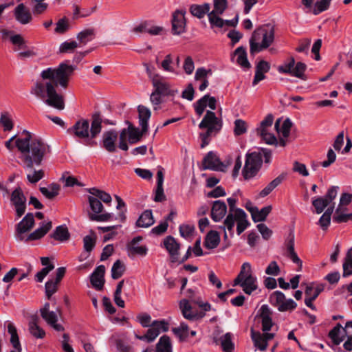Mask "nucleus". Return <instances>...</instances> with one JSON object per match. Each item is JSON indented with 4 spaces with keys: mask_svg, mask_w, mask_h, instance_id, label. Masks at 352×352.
I'll return each mask as SVG.
<instances>
[{
    "mask_svg": "<svg viewBox=\"0 0 352 352\" xmlns=\"http://www.w3.org/2000/svg\"><path fill=\"white\" fill-rule=\"evenodd\" d=\"M295 65V60L293 57H291L288 63H285L283 65H280L278 67V71L281 74H289L293 76L294 67Z\"/></svg>",
    "mask_w": 352,
    "mask_h": 352,
    "instance_id": "bf43d9fd",
    "label": "nucleus"
},
{
    "mask_svg": "<svg viewBox=\"0 0 352 352\" xmlns=\"http://www.w3.org/2000/svg\"><path fill=\"white\" fill-rule=\"evenodd\" d=\"M173 331L179 336L182 340H185L188 335V325L185 322H181L180 326L177 328H174Z\"/></svg>",
    "mask_w": 352,
    "mask_h": 352,
    "instance_id": "0e129e2a",
    "label": "nucleus"
},
{
    "mask_svg": "<svg viewBox=\"0 0 352 352\" xmlns=\"http://www.w3.org/2000/svg\"><path fill=\"white\" fill-rule=\"evenodd\" d=\"M338 186H331L324 197H315L312 200V205L317 214L322 213L326 207L330 205L338 195Z\"/></svg>",
    "mask_w": 352,
    "mask_h": 352,
    "instance_id": "1a4fd4ad",
    "label": "nucleus"
},
{
    "mask_svg": "<svg viewBox=\"0 0 352 352\" xmlns=\"http://www.w3.org/2000/svg\"><path fill=\"white\" fill-rule=\"evenodd\" d=\"M247 131L246 122L241 119H237L234 121V133L235 135H241Z\"/></svg>",
    "mask_w": 352,
    "mask_h": 352,
    "instance_id": "69168bd1",
    "label": "nucleus"
},
{
    "mask_svg": "<svg viewBox=\"0 0 352 352\" xmlns=\"http://www.w3.org/2000/svg\"><path fill=\"white\" fill-rule=\"evenodd\" d=\"M328 336L333 344L339 345L346 337H352V321H347L344 327L340 323L336 324L329 332Z\"/></svg>",
    "mask_w": 352,
    "mask_h": 352,
    "instance_id": "9d476101",
    "label": "nucleus"
},
{
    "mask_svg": "<svg viewBox=\"0 0 352 352\" xmlns=\"http://www.w3.org/2000/svg\"><path fill=\"white\" fill-rule=\"evenodd\" d=\"M241 287H243V290L246 294L250 295L257 289L256 278L252 274H248L241 283Z\"/></svg>",
    "mask_w": 352,
    "mask_h": 352,
    "instance_id": "c9c22d12",
    "label": "nucleus"
},
{
    "mask_svg": "<svg viewBox=\"0 0 352 352\" xmlns=\"http://www.w3.org/2000/svg\"><path fill=\"white\" fill-rule=\"evenodd\" d=\"M221 345L224 352H232L234 344L232 341V333H226L221 337Z\"/></svg>",
    "mask_w": 352,
    "mask_h": 352,
    "instance_id": "8fccbe9b",
    "label": "nucleus"
},
{
    "mask_svg": "<svg viewBox=\"0 0 352 352\" xmlns=\"http://www.w3.org/2000/svg\"><path fill=\"white\" fill-rule=\"evenodd\" d=\"M342 267V276L344 277H347L352 274V248H350L346 253Z\"/></svg>",
    "mask_w": 352,
    "mask_h": 352,
    "instance_id": "49530a36",
    "label": "nucleus"
},
{
    "mask_svg": "<svg viewBox=\"0 0 352 352\" xmlns=\"http://www.w3.org/2000/svg\"><path fill=\"white\" fill-rule=\"evenodd\" d=\"M155 223L151 210H146L139 217L136 221V226L140 228H148Z\"/></svg>",
    "mask_w": 352,
    "mask_h": 352,
    "instance_id": "2f4dec72",
    "label": "nucleus"
},
{
    "mask_svg": "<svg viewBox=\"0 0 352 352\" xmlns=\"http://www.w3.org/2000/svg\"><path fill=\"white\" fill-rule=\"evenodd\" d=\"M220 243V235L217 231L210 230L206 236L204 242V246L209 249L216 248Z\"/></svg>",
    "mask_w": 352,
    "mask_h": 352,
    "instance_id": "7c9ffc66",
    "label": "nucleus"
},
{
    "mask_svg": "<svg viewBox=\"0 0 352 352\" xmlns=\"http://www.w3.org/2000/svg\"><path fill=\"white\" fill-rule=\"evenodd\" d=\"M210 5L208 3H205L203 5L192 4L190 7V12L194 16L201 19L206 14L210 13Z\"/></svg>",
    "mask_w": 352,
    "mask_h": 352,
    "instance_id": "e433bc0d",
    "label": "nucleus"
},
{
    "mask_svg": "<svg viewBox=\"0 0 352 352\" xmlns=\"http://www.w3.org/2000/svg\"><path fill=\"white\" fill-rule=\"evenodd\" d=\"M88 192L96 198H98L100 201H103L105 204H109L111 202V197L110 195L102 190L96 188H91L88 189Z\"/></svg>",
    "mask_w": 352,
    "mask_h": 352,
    "instance_id": "09e8293b",
    "label": "nucleus"
},
{
    "mask_svg": "<svg viewBox=\"0 0 352 352\" xmlns=\"http://www.w3.org/2000/svg\"><path fill=\"white\" fill-rule=\"evenodd\" d=\"M58 285V283H56L54 279L49 280L45 283V294L48 299H50L51 296L56 292Z\"/></svg>",
    "mask_w": 352,
    "mask_h": 352,
    "instance_id": "052dcab7",
    "label": "nucleus"
},
{
    "mask_svg": "<svg viewBox=\"0 0 352 352\" xmlns=\"http://www.w3.org/2000/svg\"><path fill=\"white\" fill-rule=\"evenodd\" d=\"M118 138V133L115 129L104 131L102 137V147L109 153L116 151V141Z\"/></svg>",
    "mask_w": 352,
    "mask_h": 352,
    "instance_id": "dca6fc26",
    "label": "nucleus"
},
{
    "mask_svg": "<svg viewBox=\"0 0 352 352\" xmlns=\"http://www.w3.org/2000/svg\"><path fill=\"white\" fill-rule=\"evenodd\" d=\"M272 315V311L267 305H262L258 311L256 317L261 318L262 331L263 332L270 331L274 325Z\"/></svg>",
    "mask_w": 352,
    "mask_h": 352,
    "instance_id": "a211bd4d",
    "label": "nucleus"
},
{
    "mask_svg": "<svg viewBox=\"0 0 352 352\" xmlns=\"http://www.w3.org/2000/svg\"><path fill=\"white\" fill-rule=\"evenodd\" d=\"M219 15L220 14H217V13H208V21L212 28L217 27L221 28L225 25V19L221 18Z\"/></svg>",
    "mask_w": 352,
    "mask_h": 352,
    "instance_id": "864d4df0",
    "label": "nucleus"
},
{
    "mask_svg": "<svg viewBox=\"0 0 352 352\" xmlns=\"http://www.w3.org/2000/svg\"><path fill=\"white\" fill-rule=\"evenodd\" d=\"M280 126V120H278L275 122V129L278 133H281L284 138H287L289 136L290 130L292 126V122L289 119L287 118L285 120L282 124L281 128H279Z\"/></svg>",
    "mask_w": 352,
    "mask_h": 352,
    "instance_id": "a18cd8bd",
    "label": "nucleus"
},
{
    "mask_svg": "<svg viewBox=\"0 0 352 352\" xmlns=\"http://www.w3.org/2000/svg\"><path fill=\"white\" fill-rule=\"evenodd\" d=\"M331 0H318L315 3L313 14L318 15L329 8Z\"/></svg>",
    "mask_w": 352,
    "mask_h": 352,
    "instance_id": "5fc2aeb1",
    "label": "nucleus"
},
{
    "mask_svg": "<svg viewBox=\"0 0 352 352\" xmlns=\"http://www.w3.org/2000/svg\"><path fill=\"white\" fill-rule=\"evenodd\" d=\"M345 210H346V208H343L340 206H338V207L335 210V214L333 217V221L338 223L347 222L349 221L347 214L343 213V211Z\"/></svg>",
    "mask_w": 352,
    "mask_h": 352,
    "instance_id": "6e6d98bb",
    "label": "nucleus"
},
{
    "mask_svg": "<svg viewBox=\"0 0 352 352\" xmlns=\"http://www.w3.org/2000/svg\"><path fill=\"white\" fill-rule=\"evenodd\" d=\"M22 135L23 138L16 140V146L22 154L21 160L24 168L32 170L34 165H41L44 156L50 151V146L41 139L32 138V133L26 130L23 131Z\"/></svg>",
    "mask_w": 352,
    "mask_h": 352,
    "instance_id": "f03ea898",
    "label": "nucleus"
},
{
    "mask_svg": "<svg viewBox=\"0 0 352 352\" xmlns=\"http://www.w3.org/2000/svg\"><path fill=\"white\" fill-rule=\"evenodd\" d=\"M186 11L177 10L173 14L171 20L172 33L175 35H179L186 31Z\"/></svg>",
    "mask_w": 352,
    "mask_h": 352,
    "instance_id": "f8f14e48",
    "label": "nucleus"
},
{
    "mask_svg": "<svg viewBox=\"0 0 352 352\" xmlns=\"http://www.w3.org/2000/svg\"><path fill=\"white\" fill-rule=\"evenodd\" d=\"M74 69V66L62 63L56 69L50 67L43 70L41 76L43 80H49V81L45 84L36 82L32 87L30 93L50 107L58 110L64 109L63 96L57 93L56 87L60 85L63 88H67L69 77L72 75Z\"/></svg>",
    "mask_w": 352,
    "mask_h": 352,
    "instance_id": "f257e3e1",
    "label": "nucleus"
},
{
    "mask_svg": "<svg viewBox=\"0 0 352 352\" xmlns=\"http://www.w3.org/2000/svg\"><path fill=\"white\" fill-rule=\"evenodd\" d=\"M38 322V316L36 315L32 316L28 324L29 331L34 337L41 339L45 337V332L42 328L39 327Z\"/></svg>",
    "mask_w": 352,
    "mask_h": 352,
    "instance_id": "c85d7f7f",
    "label": "nucleus"
},
{
    "mask_svg": "<svg viewBox=\"0 0 352 352\" xmlns=\"http://www.w3.org/2000/svg\"><path fill=\"white\" fill-rule=\"evenodd\" d=\"M247 210L251 213L252 218L254 222L264 221L267 215L272 210V206H267L263 207L261 210H258V208H248Z\"/></svg>",
    "mask_w": 352,
    "mask_h": 352,
    "instance_id": "a878e982",
    "label": "nucleus"
},
{
    "mask_svg": "<svg viewBox=\"0 0 352 352\" xmlns=\"http://www.w3.org/2000/svg\"><path fill=\"white\" fill-rule=\"evenodd\" d=\"M222 120L218 118L212 111H207L199 124L201 129H206V131L201 133L199 138L201 140V148H204L210 142V138L214 133H218L222 128Z\"/></svg>",
    "mask_w": 352,
    "mask_h": 352,
    "instance_id": "20e7f679",
    "label": "nucleus"
},
{
    "mask_svg": "<svg viewBox=\"0 0 352 352\" xmlns=\"http://www.w3.org/2000/svg\"><path fill=\"white\" fill-rule=\"evenodd\" d=\"M274 117L272 114H268L265 119L260 123L259 126L256 128V133H263L268 130L272 125Z\"/></svg>",
    "mask_w": 352,
    "mask_h": 352,
    "instance_id": "13d9d810",
    "label": "nucleus"
},
{
    "mask_svg": "<svg viewBox=\"0 0 352 352\" xmlns=\"http://www.w3.org/2000/svg\"><path fill=\"white\" fill-rule=\"evenodd\" d=\"M307 69V65L302 63L298 62L294 67L293 76L300 79H304V72Z\"/></svg>",
    "mask_w": 352,
    "mask_h": 352,
    "instance_id": "338daca9",
    "label": "nucleus"
},
{
    "mask_svg": "<svg viewBox=\"0 0 352 352\" xmlns=\"http://www.w3.org/2000/svg\"><path fill=\"white\" fill-rule=\"evenodd\" d=\"M237 221L236 216L234 214L228 213L227 217H226L223 225L220 226L219 228L223 229L224 232V238L227 239V233L226 229H228L229 234L231 236L234 235V227L235 225V222Z\"/></svg>",
    "mask_w": 352,
    "mask_h": 352,
    "instance_id": "f704fd0d",
    "label": "nucleus"
},
{
    "mask_svg": "<svg viewBox=\"0 0 352 352\" xmlns=\"http://www.w3.org/2000/svg\"><path fill=\"white\" fill-rule=\"evenodd\" d=\"M168 330V324L164 320H154L150 329H148L146 336L148 342H153L162 331L166 332Z\"/></svg>",
    "mask_w": 352,
    "mask_h": 352,
    "instance_id": "6ab92c4d",
    "label": "nucleus"
},
{
    "mask_svg": "<svg viewBox=\"0 0 352 352\" xmlns=\"http://www.w3.org/2000/svg\"><path fill=\"white\" fill-rule=\"evenodd\" d=\"M142 240V236H138L134 237L129 243H127L126 250L129 257H133L135 255L144 256L147 254L148 248L146 246L138 245V243Z\"/></svg>",
    "mask_w": 352,
    "mask_h": 352,
    "instance_id": "f3484780",
    "label": "nucleus"
},
{
    "mask_svg": "<svg viewBox=\"0 0 352 352\" xmlns=\"http://www.w3.org/2000/svg\"><path fill=\"white\" fill-rule=\"evenodd\" d=\"M116 346L119 352H134L133 349L131 345L125 343L120 339L116 340Z\"/></svg>",
    "mask_w": 352,
    "mask_h": 352,
    "instance_id": "774afa93",
    "label": "nucleus"
},
{
    "mask_svg": "<svg viewBox=\"0 0 352 352\" xmlns=\"http://www.w3.org/2000/svg\"><path fill=\"white\" fill-rule=\"evenodd\" d=\"M262 38L261 47H268L274 39V28L270 24H267L256 29L250 38V41L257 42Z\"/></svg>",
    "mask_w": 352,
    "mask_h": 352,
    "instance_id": "0eeeda50",
    "label": "nucleus"
},
{
    "mask_svg": "<svg viewBox=\"0 0 352 352\" xmlns=\"http://www.w3.org/2000/svg\"><path fill=\"white\" fill-rule=\"evenodd\" d=\"M214 10L211 12L222 14L228 8V0H213Z\"/></svg>",
    "mask_w": 352,
    "mask_h": 352,
    "instance_id": "680f3d73",
    "label": "nucleus"
},
{
    "mask_svg": "<svg viewBox=\"0 0 352 352\" xmlns=\"http://www.w3.org/2000/svg\"><path fill=\"white\" fill-rule=\"evenodd\" d=\"M138 111L139 113L140 125L142 129V132L146 133L148 129V122L151 116V111L144 105H139L138 107Z\"/></svg>",
    "mask_w": 352,
    "mask_h": 352,
    "instance_id": "bb28decb",
    "label": "nucleus"
},
{
    "mask_svg": "<svg viewBox=\"0 0 352 352\" xmlns=\"http://www.w3.org/2000/svg\"><path fill=\"white\" fill-rule=\"evenodd\" d=\"M11 201L15 206L17 217H21L26 210V198L20 188L12 192Z\"/></svg>",
    "mask_w": 352,
    "mask_h": 352,
    "instance_id": "4468645a",
    "label": "nucleus"
},
{
    "mask_svg": "<svg viewBox=\"0 0 352 352\" xmlns=\"http://www.w3.org/2000/svg\"><path fill=\"white\" fill-rule=\"evenodd\" d=\"M163 246L169 254L170 262H177L181 246L180 243L173 236L169 235L164 238Z\"/></svg>",
    "mask_w": 352,
    "mask_h": 352,
    "instance_id": "ddd939ff",
    "label": "nucleus"
},
{
    "mask_svg": "<svg viewBox=\"0 0 352 352\" xmlns=\"http://www.w3.org/2000/svg\"><path fill=\"white\" fill-rule=\"evenodd\" d=\"M287 256L294 263L298 265L299 268L298 271L301 270L302 262L294 250V239L292 236L287 242Z\"/></svg>",
    "mask_w": 352,
    "mask_h": 352,
    "instance_id": "72a5a7b5",
    "label": "nucleus"
},
{
    "mask_svg": "<svg viewBox=\"0 0 352 352\" xmlns=\"http://www.w3.org/2000/svg\"><path fill=\"white\" fill-rule=\"evenodd\" d=\"M29 170L30 173L27 175V179L32 184L38 182L44 177V172L43 170H34L32 172V169Z\"/></svg>",
    "mask_w": 352,
    "mask_h": 352,
    "instance_id": "e2e57ef3",
    "label": "nucleus"
},
{
    "mask_svg": "<svg viewBox=\"0 0 352 352\" xmlns=\"http://www.w3.org/2000/svg\"><path fill=\"white\" fill-rule=\"evenodd\" d=\"M52 221H48L46 223H42V226L35 230L33 232L29 234L26 239V241H34L41 239L52 228Z\"/></svg>",
    "mask_w": 352,
    "mask_h": 352,
    "instance_id": "c756f323",
    "label": "nucleus"
},
{
    "mask_svg": "<svg viewBox=\"0 0 352 352\" xmlns=\"http://www.w3.org/2000/svg\"><path fill=\"white\" fill-rule=\"evenodd\" d=\"M203 169L212 170L215 171H223V164L213 151H209L204 157L202 162Z\"/></svg>",
    "mask_w": 352,
    "mask_h": 352,
    "instance_id": "2eb2a0df",
    "label": "nucleus"
},
{
    "mask_svg": "<svg viewBox=\"0 0 352 352\" xmlns=\"http://www.w3.org/2000/svg\"><path fill=\"white\" fill-rule=\"evenodd\" d=\"M14 15L16 19L22 24H27L32 20V15L30 11L23 3L16 7Z\"/></svg>",
    "mask_w": 352,
    "mask_h": 352,
    "instance_id": "cd10ccee",
    "label": "nucleus"
},
{
    "mask_svg": "<svg viewBox=\"0 0 352 352\" xmlns=\"http://www.w3.org/2000/svg\"><path fill=\"white\" fill-rule=\"evenodd\" d=\"M251 338L254 342V346L260 351H265L267 347V342L265 338L259 331H255L253 328L251 329Z\"/></svg>",
    "mask_w": 352,
    "mask_h": 352,
    "instance_id": "ea45409f",
    "label": "nucleus"
},
{
    "mask_svg": "<svg viewBox=\"0 0 352 352\" xmlns=\"http://www.w3.org/2000/svg\"><path fill=\"white\" fill-rule=\"evenodd\" d=\"M314 291V283H311L309 285H307L306 286L305 290V305L311 309L312 310H316V307L313 304V302L316 299V298H314L313 296H311V292Z\"/></svg>",
    "mask_w": 352,
    "mask_h": 352,
    "instance_id": "603ef678",
    "label": "nucleus"
},
{
    "mask_svg": "<svg viewBox=\"0 0 352 352\" xmlns=\"http://www.w3.org/2000/svg\"><path fill=\"white\" fill-rule=\"evenodd\" d=\"M258 136L264 141L266 144L270 145H277L278 140L275 135L266 130L263 133H256Z\"/></svg>",
    "mask_w": 352,
    "mask_h": 352,
    "instance_id": "4d7b16f0",
    "label": "nucleus"
},
{
    "mask_svg": "<svg viewBox=\"0 0 352 352\" xmlns=\"http://www.w3.org/2000/svg\"><path fill=\"white\" fill-rule=\"evenodd\" d=\"M105 267L103 265L98 266L90 275V282L97 290L102 289L104 284Z\"/></svg>",
    "mask_w": 352,
    "mask_h": 352,
    "instance_id": "aec40b11",
    "label": "nucleus"
},
{
    "mask_svg": "<svg viewBox=\"0 0 352 352\" xmlns=\"http://www.w3.org/2000/svg\"><path fill=\"white\" fill-rule=\"evenodd\" d=\"M67 132L74 134L80 139H89L90 138L89 121L87 119H80L73 126L69 128Z\"/></svg>",
    "mask_w": 352,
    "mask_h": 352,
    "instance_id": "9b49d317",
    "label": "nucleus"
},
{
    "mask_svg": "<svg viewBox=\"0 0 352 352\" xmlns=\"http://www.w3.org/2000/svg\"><path fill=\"white\" fill-rule=\"evenodd\" d=\"M88 200L90 208L94 212L89 214V217L91 221H108L112 219L113 214L109 212H104L100 214L103 210V205L101 201L95 197L89 196Z\"/></svg>",
    "mask_w": 352,
    "mask_h": 352,
    "instance_id": "6e6552de",
    "label": "nucleus"
},
{
    "mask_svg": "<svg viewBox=\"0 0 352 352\" xmlns=\"http://www.w3.org/2000/svg\"><path fill=\"white\" fill-rule=\"evenodd\" d=\"M155 352H172V344L170 338L166 336H162L156 344Z\"/></svg>",
    "mask_w": 352,
    "mask_h": 352,
    "instance_id": "37998d69",
    "label": "nucleus"
},
{
    "mask_svg": "<svg viewBox=\"0 0 352 352\" xmlns=\"http://www.w3.org/2000/svg\"><path fill=\"white\" fill-rule=\"evenodd\" d=\"M227 206L223 201L217 200L212 202L210 217L214 222H219L226 214Z\"/></svg>",
    "mask_w": 352,
    "mask_h": 352,
    "instance_id": "4be33fe9",
    "label": "nucleus"
},
{
    "mask_svg": "<svg viewBox=\"0 0 352 352\" xmlns=\"http://www.w3.org/2000/svg\"><path fill=\"white\" fill-rule=\"evenodd\" d=\"M50 236L57 241H65L69 239L70 234L66 226L61 225L56 228L54 232Z\"/></svg>",
    "mask_w": 352,
    "mask_h": 352,
    "instance_id": "a19ab883",
    "label": "nucleus"
},
{
    "mask_svg": "<svg viewBox=\"0 0 352 352\" xmlns=\"http://www.w3.org/2000/svg\"><path fill=\"white\" fill-rule=\"evenodd\" d=\"M179 309L184 318L189 321H197L202 319L205 316L206 311L195 310V314H186V311L190 309V304L188 299L184 298L179 302Z\"/></svg>",
    "mask_w": 352,
    "mask_h": 352,
    "instance_id": "412c9836",
    "label": "nucleus"
},
{
    "mask_svg": "<svg viewBox=\"0 0 352 352\" xmlns=\"http://www.w3.org/2000/svg\"><path fill=\"white\" fill-rule=\"evenodd\" d=\"M152 85L153 90L150 96V101L154 110L159 109L160 104L163 102L164 97H174L178 93V89L174 88L162 76L155 77L153 79Z\"/></svg>",
    "mask_w": 352,
    "mask_h": 352,
    "instance_id": "7ed1b4c3",
    "label": "nucleus"
},
{
    "mask_svg": "<svg viewBox=\"0 0 352 352\" xmlns=\"http://www.w3.org/2000/svg\"><path fill=\"white\" fill-rule=\"evenodd\" d=\"M34 224V214L29 212L26 214L22 220L16 225V232L18 234L26 233L32 229Z\"/></svg>",
    "mask_w": 352,
    "mask_h": 352,
    "instance_id": "5701e85b",
    "label": "nucleus"
},
{
    "mask_svg": "<svg viewBox=\"0 0 352 352\" xmlns=\"http://www.w3.org/2000/svg\"><path fill=\"white\" fill-rule=\"evenodd\" d=\"M285 173H281L280 175H279L277 177H276L274 180L269 183L267 185V186L260 192V196L261 197H265L267 196L274 188H276L283 182V181L285 179Z\"/></svg>",
    "mask_w": 352,
    "mask_h": 352,
    "instance_id": "4c0bfd02",
    "label": "nucleus"
},
{
    "mask_svg": "<svg viewBox=\"0 0 352 352\" xmlns=\"http://www.w3.org/2000/svg\"><path fill=\"white\" fill-rule=\"evenodd\" d=\"M270 302L276 307L280 312L293 311L297 307V303L292 298L286 299L285 294L280 291L274 292L269 298Z\"/></svg>",
    "mask_w": 352,
    "mask_h": 352,
    "instance_id": "423d86ee",
    "label": "nucleus"
},
{
    "mask_svg": "<svg viewBox=\"0 0 352 352\" xmlns=\"http://www.w3.org/2000/svg\"><path fill=\"white\" fill-rule=\"evenodd\" d=\"M94 36V30L89 28L79 32L77 35V38L81 44L85 45L89 41H92Z\"/></svg>",
    "mask_w": 352,
    "mask_h": 352,
    "instance_id": "de8ad7c7",
    "label": "nucleus"
},
{
    "mask_svg": "<svg viewBox=\"0 0 352 352\" xmlns=\"http://www.w3.org/2000/svg\"><path fill=\"white\" fill-rule=\"evenodd\" d=\"M263 164L261 151L248 153L245 155V165L242 170L245 179L254 177L261 168Z\"/></svg>",
    "mask_w": 352,
    "mask_h": 352,
    "instance_id": "39448f33",
    "label": "nucleus"
},
{
    "mask_svg": "<svg viewBox=\"0 0 352 352\" xmlns=\"http://www.w3.org/2000/svg\"><path fill=\"white\" fill-rule=\"evenodd\" d=\"M126 122L127 124H129V142L131 144H135L140 140L142 136L144 133L142 132V130L140 131L138 128L135 127L129 121H127Z\"/></svg>",
    "mask_w": 352,
    "mask_h": 352,
    "instance_id": "79ce46f5",
    "label": "nucleus"
},
{
    "mask_svg": "<svg viewBox=\"0 0 352 352\" xmlns=\"http://www.w3.org/2000/svg\"><path fill=\"white\" fill-rule=\"evenodd\" d=\"M234 54L238 56L236 62L245 69H248L251 67V65L247 58L246 50L244 47L240 46L234 51Z\"/></svg>",
    "mask_w": 352,
    "mask_h": 352,
    "instance_id": "58836bf2",
    "label": "nucleus"
},
{
    "mask_svg": "<svg viewBox=\"0 0 352 352\" xmlns=\"http://www.w3.org/2000/svg\"><path fill=\"white\" fill-rule=\"evenodd\" d=\"M125 271V266L120 260H117L111 267V277L117 280L120 278Z\"/></svg>",
    "mask_w": 352,
    "mask_h": 352,
    "instance_id": "3c124183",
    "label": "nucleus"
},
{
    "mask_svg": "<svg viewBox=\"0 0 352 352\" xmlns=\"http://www.w3.org/2000/svg\"><path fill=\"white\" fill-rule=\"evenodd\" d=\"M102 118L100 112L96 111L91 116L89 126L90 139H95L102 131Z\"/></svg>",
    "mask_w": 352,
    "mask_h": 352,
    "instance_id": "b1692460",
    "label": "nucleus"
},
{
    "mask_svg": "<svg viewBox=\"0 0 352 352\" xmlns=\"http://www.w3.org/2000/svg\"><path fill=\"white\" fill-rule=\"evenodd\" d=\"M39 190L46 198L53 199L58 195L60 186L57 184L53 183L50 185L49 188L41 187Z\"/></svg>",
    "mask_w": 352,
    "mask_h": 352,
    "instance_id": "c03bdc74",
    "label": "nucleus"
},
{
    "mask_svg": "<svg viewBox=\"0 0 352 352\" xmlns=\"http://www.w3.org/2000/svg\"><path fill=\"white\" fill-rule=\"evenodd\" d=\"M164 169L160 168L157 173V187L155 192L154 201L156 202H162L166 199L164 192Z\"/></svg>",
    "mask_w": 352,
    "mask_h": 352,
    "instance_id": "393cba45",
    "label": "nucleus"
},
{
    "mask_svg": "<svg viewBox=\"0 0 352 352\" xmlns=\"http://www.w3.org/2000/svg\"><path fill=\"white\" fill-rule=\"evenodd\" d=\"M247 217V214L243 210H236V233L238 235H240L250 225Z\"/></svg>",
    "mask_w": 352,
    "mask_h": 352,
    "instance_id": "473e14b6",
    "label": "nucleus"
}]
</instances>
